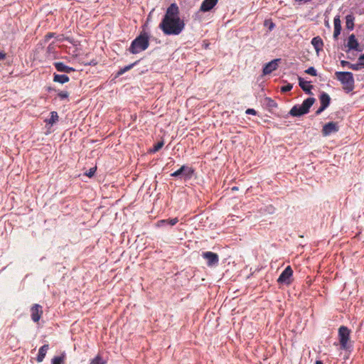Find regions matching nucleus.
Masks as SVG:
<instances>
[{"instance_id": "27", "label": "nucleus", "mask_w": 364, "mask_h": 364, "mask_svg": "<svg viewBox=\"0 0 364 364\" xmlns=\"http://www.w3.org/2000/svg\"><path fill=\"white\" fill-rule=\"evenodd\" d=\"M65 359V353H63L59 356H55L51 360V364H64V360Z\"/></svg>"}, {"instance_id": "43", "label": "nucleus", "mask_w": 364, "mask_h": 364, "mask_svg": "<svg viewBox=\"0 0 364 364\" xmlns=\"http://www.w3.org/2000/svg\"><path fill=\"white\" fill-rule=\"evenodd\" d=\"M50 47H51V45H49L48 47V49L50 50Z\"/></svg>"}, {"instance_id": "44", "label": "nucleus", "mask_w": 364, "mask_h": 364, "mask_svg": "<svg viewBox=\"0 0 364 364\" xmlns=\"http://www.w3.org/2000/svg\"><path fill=\"white\" fill-rule=\"evenodd\" d=\"M236 189H237L236 187L232 188V190H236Z\"/></svg>"}, {"instance_id": "2", "label": "nucleus", "mask_w": 364, "mask_h": 364, "mask_svg": "<svg viewBox=\"0 0 364 364\" xmlns=\"http://www.w3.org/2000/svg\"><path fill=\"white\" fill-rule=\"evenodd\" d=\"M149 46V35L142 31L140 34L132 41L129 51L132 54L139 53L145 50Z\"/></svg>"}, {"instance_id": "12", "label": "nucleus", "mask_w": 364, "mask_h": 364, "mask_svg": "<svg viewBox=\"0 0 364 364\" xmlns=\"http://www.w3.org/2000/svg\"><path fill=\"white\" fill-rule=\"evenodd\" d=\"M31 319L33 321L38 322L43 314L42 306L39 304H35L31 308Z\"/></svg>"}, {"instance_id": "41", "label": "nucleus", "mask_w": 364, "mask_h": 364, "mask_svg": "<svg viewBox=\"0 0 364 364\" xmlns=\"http://www.w3.org/2000/svg\"><path fill=\"white\" fill-rule=\"evenodd\" d=\"M348 59H351V60H353V58H352V55H350V56L348 55Z\"/></svg>"}, {"instance_id": "37", "label": "nucleus", "mask_w": 364, "mask_h": 364, "mask_svg": "<svg viewBox=\"0 0 364 364\" xmlns=\"http://www.w3.org/2000/svg\"><path fill=\"white\" fill-rule=\"evenodd\" d=\"M55 36V33H48L46 36H45V40L46 41H48L49 39H50L51 38L54 37Z\"/></svg>"}, {"instance_id": "13", "label": "nucleus", "mask_w": 364, "mask_h": 364, "mask_svg": "<svg viewBox=\"0 0 364 364\" xmlns=\"http://www.w3.org/2000/svg\"><path fill=\"white\" fill-rule=\"evenodd\" d=\"M218 1V0H203L200 7V11H210L217 4Z\"/></svg>"}, {"instance_id": "4", "label": "nucleus", "mask_w": 364, "mask_h": 364, "mask_svg": "<svg viewBox=\"0 0 364 364\" xmlns=\"http://www.w3.org/2000/svg\"><path fill=\"white\" fill-rule=\"evenodd\" d=\"M316 99L314 97H308L301 105H296L290 109L289 114L292 117H299L308 114L310 108L314 104Z\"/></svg>"}, {"instance_id": "23", "label": "nucleus", "mask_w": 364, "mask_h": 364, "mask_svg": "<svg viewBox=\"0 0 364 364\" xmlns=\"http://www.w3.org/2000/svg\"><path fill=\"white\" fill-rule=\"evenodd\" d=\"M70 80L69 77L65 74H53V82L64 84Z\"/></svg>"}, {"instance_id": "45", "label": "nucleus", "mask_w": 364, "mask_h": 364, "mask_svg": "<svg viewBox=\"0 0 364 364\" xmlns=\"http://www.w3.org/2000/svg\"><path fill=\"white\" fill-rule=\"evenodd\" d=\"M269 208H270L271 209L274 210L273 206H272V205H271Z\"/></svg>"}, {"instance_id": "42", "label": "nucleus", "mask_w": 364, "mask_h": 364, "mask_svg": "<svg viewBox=\"0 0 364 364\" xmlns=\"http://www.w3.org/2000/svg\"><path fill=\"white\" fill-rule=\"evenodd\" d=\"M348 59H351V60H353V58H352V55H350V56L348 55Z\"/></svg>"}, {"instance_id": "21", "label": "nucleus", "mask_w": 364, "mask_h": 364, "mask_svg": "<svg viewBox=\"0 0 364 364\" xmlns=\"http://www.w3.org/2000/svg\"><path fill=\"white\" fill-rule=\"evenodd\" d=\"M178 222L177 218L160 220L157 222L156 225L158 227H163L166 225L173 226Z\"/></svg>"}, {"instance_id": "38", "label": "nucleus", "mask_w": 364, "mask_h": 364, "mask_svg": "<svg viewBox=\"0 0 364 364\" xmlns=\"http://www.w3.org/2000/svg\"><path fill=\"white\" fill-rule=\"evenodd\" d=\"M6 58V53L0 51V60H4Z\"/></svg>"}, {"instance_id": "31", "label": "nucleus", "mask_w": 364, "mask_h": 364, "mask_svg": "<svg viewBox=\"0 0 364 364\" xmlns=\"http://www.w3.org/2000/svg\"><path fill=\"white\" fill-rule=\"evenodd\" d=\"M58 96L61 100H63L68 98L69 93L67 91H60L58 93Z\"/></svg>"}, {"instance_id": "5", "label": "nucleus", "mask_w": 364, "mask_h": 364, "mask_svg": "<svg viewBox=\"0 0 364 364\" xmlns=\"http://www.w3.org/2000/svg\"><path fill=\"white\" fill-rule=\"evenodd\" d=\"M338 336L341 348L348 350L349 348L348 341L350 336V330L346 326H341L338 329Z\"/></svg>"}, {"instance_id": "28", "label": "nucleus", "mask_w": 364, "mask_h": 364, "mask_svg": "<svg viewBox=\"0 0 364 364\" xmlns=\"http://www.w3.org/2000/svg\"><path fill=\"white\" fill-rule=\"evenodd\" d=\"M164 142L163 140L157 142L156 144L154 145L153 148L150 149V153H156L159 151L164 146Z\"/></svg>"}, {"instance_id": "7", "label": "nucleus", "mask_w": 364, "mask_h": 364, "mask_svg": "<svg viewBox=\"0 0 364 364\" xmlns=\"http://www.w3.org/2000/svg\"><path fill=\"white\" fill-rule=\"evenodd\" d=\"M193 169L188 166L183 165L179 169L171 174V177L190 179L193 174Z\"/></svg>"}, {"instance_id": "34", "label": "nucleus", "mask_w": 364, "mask_h": 364, "mask_svg": "<svg viewBox=\"0 0 364 364\" xmlns=\"http://www.w3.org/2000/svg\"><path fill=\"white\" fill-rule=\"evenodd\" d=\"M96 170H97L96 167H92L89 169V171L85 173V175L87 176H88L89 178H91L95 175Z\"/></svg>"}, {"instance_id": "19", "label": "nucleus", "mask_w": 364, "mask_h": 364, "mask_svg": "<svg viewBox=\"0 0 364 364\" xmlns=\"http://www.w3.org/2000/svg\"><path fill=\"white\" fill-rule=\"evenodd\" d=\"M311 44L317 53H318L319 51L322 50L323 42V40L319 36L313 38L311 40Z\"/></svg>"}, {"instance_id": "1", "label": "nucleus", "mask_w": 364, "mask_h": 364, "mask_svg": "<svg viewBox=\"0 0 364 364\" xmlns=\"http://www.w3.org/2000/svg\"><path fill=\"white\" fill-rule=\"evenodd\" d=\"M179 8L176 3L171 4L159 25L165 35L178 36L185 28V23L179 16Z\"/></svg>"}, {"instance_id": "15", "label": "nucleus", "mask_w": 364, "mask_h": 364, "mask_svg": "<svg viewBox=\"0 0 364 364\" xmlns=\"http://www.w3.org/2000/svg\"><path fill=\"white\" fill-rule=\"evenodd\" d=\"M298 80L299 87L302 90L308 95H312L311 90L313 89V85L310 84V82L304 80L301 77H299Z\"/></svg>"}, {"instance_id": "20", "label": "nucleus", "mask_w": 364, "mask_h": 364, "mask_svg": "<svg viewBox=\"0 0 364 364\" xmlns=\"http://www.w3.org/2000/svg\"><path fill=\"white\" fill-rule=\"evenodd\" d=\"M49 349V345L48 344H44L43 346H41L38 350V353L36 357V361L38 363H41L43 359L46 357V355L47 353V351Z\"/></svg>"}, {"instance_id": "29", "label": "nucleus", "mask_w": 364, "mask_h": 364, "mask_svg": "<svg viewBox=\"0 0 364 364\" xmlns=\"http://www.w3.org/2000/svg\"><path fill=\"white\" fill-rule=\"evenodd\" d=\"M106 361L102 358V357L98 354L96 357H95L91 361L90 364H105Z\"/></svg>"}, {"instance_id": "3", "label": "nucleus", "mask_w": 364, "mask_h": 364, "mask_svg": "<svg viewBox=\"0 0 364 364\" xmlns=\"http://www.w3.org/2000/svg\"><path fill=\"white\" fill-rule=\"evenodd\" d=\"M336 78L343 85V90L347 92H352L355 87V80L351 72L337 71Z\"/></svg>"}, {"instance_id": "24", "label": "nucleus", "mask_w": 364, "mask_h": 364, "mask_svg": "<svg viewBox=\"0 0 364 364\" xmlns=\"http://www.w3.org/2000/svg\"><path fill=\"white\" fill-rule=\"evenodd\" d=\"M355 17L353 14H348L346 16V27L349 31L354 29Z\"/></svg>"}, {"instance_id": "18", "label": "nucleus", "mask_w": 364, "mask_h": 364, "mask_svg": "<svg viewBox=\"0 0 364 364\" xmlns=\"http://www.w3.org/2000/svg\"><path fill=\"white\" fill-rule=\"evenodd\" d=\"M321 106L327 108L331 103V97L329 95L325 92H321L318 96Z\"/></svg>"}, {"instance_id": "35", "label": "nucleus", "mask_w": 364, "mask_h": 364, "mask_svg": "<svg viewBox=\"0 0 364 364\" xmlns=\"http://www.w3.org/2000/svg\"><path fill=\"white\" fill-rule=\"evenodd\" d=\"M245 113L247 114H252V115H256L257 114V112L256 110H255L254 109H252V108H248L246 111H245Z\"/></svg>"}, {"instance_id": "40", "label": "nucleus", "mask_w": 364, "mask_h": 364, "mask_svg": "<svg viewBox=\"0 0 364 364\" xmlns=\"http://www.w3.org/2000/svg\"><path fill=\"white\" fill-rule=\"evenodd\" d=\"M315 364H323L321 360H316Z\"/></svg>"}, {"instance_id": "26", "label": "nucleus", "mask_w": 364, "mask_h": 364, "mask_svg": "<svg viewBox=\"0 0 364 364\" xmlns=\"http://www.w3.org/2000/svg\"><path fill=\"white\" fill-rule=\"evenodd\" d=\"M138 60L135 61L134 63L130 64V65H128L122 68H120L117 74H116V77H119L122 75H123L124 73H126L127 71H129V70H131L134 66H135L137 63H138Z\"/></svg>"}, {"instance_id": "6", "label": "nucleus", "mask_w": 364, "mask_h": 364, "mask_svg": "<svg viewBox=\"0 0 364 364\" xmlns=\"http://www.w3.org/2000/svg\"><path fill=\"white\" fill-rule=\"evenodd\" d=\"M293 270L290 266H287L281 273L277 282L279 284L290 285L292 282Z\"/></svg>"}, {"instance_id": "11", "label": "nucleus", "mask_w": 364, "mask_h": 364, "mask_svg": "<svg viewBox=\"0 0 364 364\" xmlns=\"http://www.w3.org/2000/svg\"><path fill=\"white\" fill-rule=\"evenodd\" d=\"M347 46L348 50H353L358 52H361L363 50V47H360L355 35L351 34L348 39Z\"/></svg>"}, {"instance_id": "17", "label": "nucleus", "mask_w": 364, "mask_h": 364, "mask_svg": "<svg viewBox=\"0 0 364 364\" xmlns=\"http://www.w3.org/2000/svg\"><path fill=\"white\" fill-rule=\"evenodd\" d=\"M334 23V31H333V38L335 39L338 38V36L341 34V21L339 16H336L333 19Z\"/></svg>"}, {"instance_id": "25", "label": "nucleus", "mask_w": 364, "mask_h": 364, "mask_svg": "<svg viewBox=\"0 0 364 364\" xmlns=\"http://www.w3.org/2000/svg\"><path fill=\"white\" fill-rule=\"evenodd\" d=\"M58 121V114L55 111L50 112V117L45 120V122L50 126H53L55 123Z\"/></svg>"}, {"instance_id": "30", "label": "nucleus", "mask_w": 364, "mask_h": 364, "mask_svg": "<svg viewBox=\"0 0 364 364\" xmlns=\"http://www.w3.org/2000/svg\"><path fill=\"white\" fill-rule=\"evenodd\" d=\"M305 73L312 76L317 75L316 70L314 67H309L308 69L305 70Z\"/></svg>"}, {"instance_id": "32", "label": "nucleus", "mask_w": 364, "mask_h": 364, "mask_svg": "<svg viewBox=\"0 0 364 364\" xmlns=\"http://www.w3.org/2000/svg\"><path fill=\"white\" fill-rule=\"evenodd\" d=\"M264 26L268 27L269 31H272L275 27V24L271 20H266L264 21Z\"/></svg>"}, {"instance_id": "33", "label": "nucleus", "mask_w": 364, "mask_h": 364, "mask_svg": "<svg viewBox=\"0 0 364 364\" xmlns=\"http://www.w3.org/2000/svg\"><path fill=\"white\" fill-rule=\"evenodd\" d=\"M292 87H293V85L289 83V84H287L284 86H282L281 87V92H287L291 90Z\"/></svg>"}, {"instance_id": "10", "label": "nucleus", "mask_w": 364, "mask_h": 364, "mask_svg": "<svg viewBox=\"0 0 364 364\" xmlns=\"http://www.w3.org/2000/svg\"><path fill=\"white\" fill-rule=\"evenodd\" d=\"M281 61L280 58H277L266 63L263 68L262 72L264 75H269L278 68V63Z\"/></svg>"}, {"instance_id": "9", "label": "nucleus", "mask_w": 364, "mask_h": 364, "mask_svg": "<svg viewBox=\"0 0 364 364\" xmlns=\"http://www.w3.org/2000/svg\"><path fill=\"white\" fill-rule=\"evenodd\" d=\"M339 130V127L337 122H330L323 126L321 133L323 136L331 135L332 133L337 132Z\"/></svg>"}, {"instance_id": "14", "label": "nucleus", "mask_w": 364, "mask_h": 364, "mask_svg": "<svg viewBox=\"0 0 364 364\" xmlns=\"http://www.w3.org/2000/svg\"><path fill=\"white\" fill-rule=\"evenodd\" d=\"M53 66L60 73H70L75 70L73 68L65 65L63 62H54Z\"/></svg>"}, {"instance_id": "8", "label": "nucleus", "mask_w": 364, "mask_h": 364, "mask_svg": "<svg viewBox=\"0 0 364 364\" xmlns=\"http://www.w3.org/2000/svg\"><path fill=\"white\" fill-rule=\"evenodd\" d=\"M202 257L207 261V265L208 267L216 266L219 262V257L218 254L213 252H203Z\"/></svg>"}, {"instance_id": "36", "label": "nucleus", "mask_w": 364, "mask_h": 364, "mask_svg": "<svg viewBox=\"0 0 364 364\" xmlns=\"http://www.w3.org/2000/svg\"><path fill=\"white\" fill-rule=\"evenodd\" d=\"M326 108L324 107L323 106H320V107L316 111L315 114L316 115H319L320 114H321L322 112H323Z\"/></svg>"}, {"instance_id": "16", "label": "nucleus", "mask_w": 364, "mask_h": 364, "mask_svg": "<svg viewBox=\"0 0 364 364\" xmlns=\"http://www.w3.org/2000/svg\"><path fill=\"white\" fill-rule=\"evenodd\" d=\"M341 65L342 67H348L350 69H352L353 70H359L362 68H364V62H358L355 64H352L350 62L342 60H341Z\"/></svg>"}, {"instance_id": "22", "label": "nucleus", "mask_w": 364, "mask_h": 364, "mask_svg": "<svg viewBox=\"0 0 364 364\" xmlns=\"http://www.w3.org/2000/svg\"><path fill=\"white\" fill-rule=\"evenodd\" d=\"M263 104L269 111H272L273 109L277 108L278 106L276 101L269 97H266L264 99Z\"/></svg>"}, {"instance_id": "39", "label": "nucleus", "mask_w": 364, "mask_h": 364, "mask_svg": "<svg viewBox=\"0 0 364 364\" xmlns=\"http://www.w3.org/2000/svg\"><path fill=\"white\" fill-rule=\"evenodd\" d=\"M358 62H364V53L359 56Z\"/></svg>"}]
</instances>
